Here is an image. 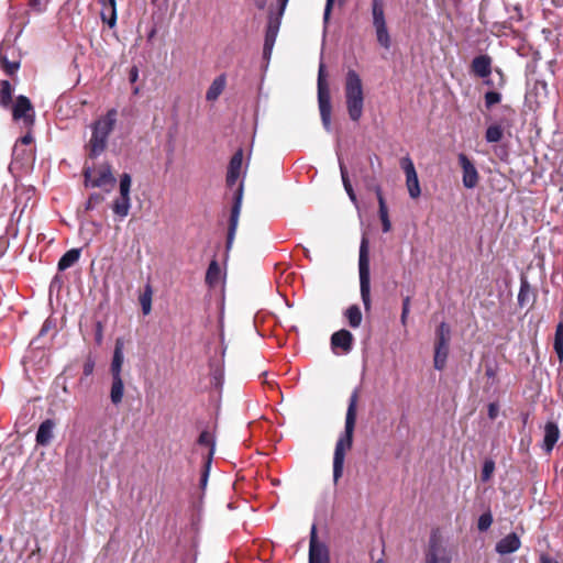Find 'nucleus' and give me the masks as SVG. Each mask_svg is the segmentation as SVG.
Returning <instances> with one entry per match:
<instances>
[{
  "instance_id": "nucleus-47",
  "label": "nucleus",
  "mask_w": 563,
  "mask_h": 563,
  "mask_svg": "<svg viewBox=\"0 0 563 563\" xmlns=\"http://www.w3.org/2000/svg\"><path fill=\"white\" fill-rule=\"evenodd\" d=\"M210 464H211V459H210V457H208V460H207V461H206V463H205V468H203V471H202V474H201V477H200V483H199V485H200V487H201L202 489H205V488H206L207 483H208V478H209V471H210Z\"/></svg>"
},
{
  "instance_id": "nucleus-25",
  "label": "nucleus",
  "mask_w": 563,
  "mask_h": 563,
  "mask_svg": "<svg viewBox=\"0 0 563 563\" xmlns=\"http://www.w3.org/2000/svg\"><path fill=\"white\" fill-rule=\"evenodd\" d=\"M448 354H449V345H446V344L442 345V344L435 343L434 357H433V363H434L435 369L442 371L445 367Z\"/></svg>"
},
{
  "instance_id": "nucleus-38",
  "label": "nucleus",
  "mask_w": 563,
  "mask_h": 563,
  "mask_svg": "<svg viewBox=\"0 0 563 563\" xmlns=\"http://www.w3.org/2000/svg\"><path fill=\"white\" fill-rule=\"evenodd\" d=\"M450 328L445 322H442L437 330V343L449 345Z\"/></svg>"
},
{
  "instance_id": "nucleus-12",
  "label": "nucleus",
  "mask_w": 563,
  "mask_h": 563,
  "mask_svg": "<svg viewBox=\"0 0 563 563\" xmlns=\"http://www.w3.org/2000/svg\"><path fill=\"white\" fill-rule=\"evenodd\" d=\"M472 71L475 76L485 79L486 85H493V82L487 79L492 74V58L488 55H479L476 56L471 64Z\"/></svg>"
},
{
  "instance_id": "nucleus-44",
  "label": "nucleus",
  "mask_w": 563,
  "mask_h": 563,
  "mask_svg": "<svg viewBox=\"0 0 563 563\" xmlns=\"http://www.w3.org/2000/svg\"><path fill=\"white\" fill-rule=\"evenodd\" d=\"M501 95L497 91H488L485 93V104L487 108L493 107L494 104L500 102Z\"/></svg>"
},
{
  "instance_id": "nucleus-60",
  "label": "nucleus",
  "mask_w": 563,
  "mask_h": 563,
  "mask_svg": "<svg viewBox=\"0 0 563 563\" xmlns=\"http://www.w3.org/2000/svg\"><path fill=\"white\" fill-rule=\"evenodd\" d=\"M48 331V324L47 322H45L41 329V332L40 334L43 335L44 333H46Z\"/></svg>"
},
{
  "instance_id": "nucleus-7",
  "label": "nucleus",
  "mask_w": 563,
  "mask_h": 563,
  "mask_svg": "<svg viewBox=\"0 0 563 563\" xmlns=\"http://www.w3.org/2000/svg\"><path fill=\"white\" fill-rule=\"evenodd\" d=\"M13 120L19 122L23 128L32 129L35 121V112L30 99L25 96H19L12 107Z\"/></svg>"
},
{
  "instance_id": "nucleus-46",
  "label": "nucleus",
  "mask_w": 563,
  "mask_h": 563,
  "mask_svg": "<svg viewBox=\"0 0 563 563\" xmlns=\"http://www.w3.org/2000/svg\"><path fill=\"white\" fill-rule=\"evenodd\" d=\"M529 292H530V289H529L528 283L522 282L519 294H518V302L520 306H523L526 303V300L529 297Z\"/></svg>"
},
{
  "instance_id": "nucleus-19",
  "label": "nucleus",
  "mask_w": 563,
  "mask_h": 563,
  "mask_svg": "<svg viewBox=\"0 0 563 563\" xmlns=\"http://www.w3.org/2000/svg\"><path fill=\"white\" fill-rule=\"evenodd\" d=\"M54 428H55V423L53 420H51V419L44 420L40 424L37 432H36L37 444L43 445V446L49 444L53 439Z\"/></svg>"
},
{
  "instance_id": "nucleus-58",
  "label": "nucleus",
  "mask_w": 563,
  "mask_h": 563,
  "mask_svg": "<svg viewBox=\"0 0 563 563\" xmlns=\"http://www.w3.org/2000/svg\"><path fill=\"white\" fill-rule=\"evenodd\" d=\"M254 4L260 9L263 10L266 7V0H254Z\"/></svg>"
},
{
  "instance_id": "nucleus-11",
  "label": "nucleus",
  "mask_w": 563,
  "mask_h": 563,
  "mask_svg": "<svg viewBox=\"0 0 563 563\" xmlns=\"http://www.w3.org/2000/svg\"><path fill=\"white\" fill-rule=\"evenodd\" d=\"M242 196H243V186H242V184H240L236 189L235 197H234V203L231 209L230 224H229L228 239H227L228 247H230L232 245L234 235L236 232L241 207H242Z\"/></svg>"
},
{
  "instance_id": "nucleus-56",
  "label": "nucleus",
  "mask_w": 563,
  "mask_h": 563,
  "mask_svg": "<svg viewBox=\"0 0 563 563\" xmlns=\"http://www.w3.org/2000/svg\"><path fill=\"white\" fill-rule=\"evenodd\" d=\"M377 202H378V210H386V209H388L384 196H379L377 198Z\"/></svg>"
},
{
  "instance_id": "nucleus-8",
  "label": "nucleus",
  "mask_w": 563,
  "mask_h": 563,
  "mask_svg": "<svg viewBox=\"0 0 563 563\" xmlns=\"http://www.w3.org/2000/svg\"><path fill=\"white\" fill-rule=\"evenodd\" d=\"M452 559L451 549L435 536L431 537L426 552V563H452Z\"/></svg>"
},
{
  "instance_id": "nucleus-13",
  "label": "nucleus",
  "mask_w": 563,
  "mask_h": 563,
  "mask_svg": "<svg viewBox=\"0 0 563 563\" xmlns=\"http://www.w3.org/2000/svg\"><path fill=\"white\" fill-rule=\"evenodd\" d=\"M459 161L463 169L464 187L468 189L474 188L478 183V173L474 164L464 154L459 155Z\"/></svg>"
},
{
  "instance_id": "nucleus-4",
  "label": "nucleus",
  "mask_w": 563,
  "mask_h": 563,
  "mask_svg": "<svg viewBox=\"0 0 563 563\" xmlns=\"http://www.w3.org/2000/svg\"><path fill=\"white\" fill-rule=\"evenodd\" d=\"M360 273V290L362 301L366 310L371 308V277H369V258H368V241L363 236L360 246L358 257Z\"/></svg>"
},
{
  "instance_id": "nucleus-2",
  "label": "nucleus",
  "mask_w": 563,
  "mask_h": 563,
  "mask_svg": "<svg viewBox=\"0 0 563 563\" xmlns=\"http://www.w3.org/2000/svg\"><path fill=\"white\" fill-rule=\"evenodd\" d=\"M117 123L118 110L111 108L90 124L91 135L86 144V150L90 158H97L106 151L108 139L114 131Z\"/></svg>"
},
{
  "instance_id": "nucleus-48",
  "label": "nucleus",
  "mask_w": 563,
  "mask_h": 563,
  "mask_svg": "<svg viewBox=\"0 0 563 563\" xmlns=\"http://www.w3.org/2000/svg\"><path fill=\"white\" fill-rule=\"evenodd\" d=\"M32 142H33V135H32V132L30 129L22 137L19 139L18 143L14 146V152H16L19 143L23 144V145H29Z\"/></svg>"
},
{
  "instance_id": "nucleus-15",
  "label": "nucleus",
  "mask_w": 563,
  "mask_h": 563,
  "mask_svg": "<svg viewBox=\"0 0 563 563\" xmlns=\"http://www.w3.org/2000/svg\"><path fill=\"white\" fill-rule=\"evenodd\" d=\"M124 341L121 338L115 340L113 356L110 365L111 376H122V365L124 363Z\"/></svg>"
},
{
  "instance_id": "nucleus-45",
  "label": "nucleus",
  "mask_w": 563,
  "mask_h": 563,
  "mask_svg": "<svg viewBox=\"0 0 563 563\" xmlns=\"http://www.w3.org/2000/svg\"><path fill=\"white\" fill-rule=\"evenodd\" d=\"M379 219L382 221L383 232L387 233L391 229V222L389 220L388 216V209L386 210H378Z\"/></svg>"
},
{
  "instance_id": "nucleus-51",
  "label": "nucleus",
  "mask_w": 563,
  "mask_h": 563,
  "mask_svg": "<svg viewBox=\"0 0 563 563\" xmlns=\"http://www.w3.org/2000/svg\"><path fill=\"white\" fill-rule=\"evenodd\" d=\"M102 200V197L99 194H92L90 195L88 201H87V209H93L97 203H99Z\"/></svg>"
},
{
  "instance_id": "nucleus-1",
  "label": "nucleus",
  "mask_w": 563,
  "mask_h": 563,
  "mask_svg": "<svg viewBox=\"0 0 563 563\" xmlns=\"http://www.w3.org/2000/svg\"><path fill=\"white\" fill-rule=\"evenodd\" d=\"M358 400L357 390H354L350 397L349 407L345 417L344 432L340 435L333 456V481L336 483L343 474L345 453L352 446L353 432L356 420V406Z\"/></svg>"
},
{
  "instance_id": "nucleus-18",
  "label": "nucleus",
  "mask_w": 563,
  "mask_h": 563,
  "mask_svg": "<svg viewBox=\"0 0 563 563\" xmlns=\"http://www.w3.org/2000/svg\"><path fill=\"white\" fill-rule=\"evenodd\" d=\"M101 4L100 15L104 23L113 27L117 23L115 0H98Z\"/></svg>"
},
{
  "instance_id": "nucleus-3",
  "label": "nucleus",
  "mask_w": 563,
  "mask_h": 563,
  "mask_svg": "<svg viewBox=\"0 0 563 563\" xmlns=\"http://www.w3.org/2000/svg\"><path fill=\"white\" fill-rule=\"evenodd\" d=\"M344 90L349 117L352 121H358L363 114L364 93L362 79L353 69L346 73Z\"/></svg>"
},
{
  "instance_id": "nucleus-42",
  "label": "nucleus",
  "mask_w": 563,
  "mask_h": 563,
  "mask_svg": "<svg viewBox=\"0 0 563 563\" xmlns=\"http://www.w3.org/2000/svg\"><path fill=\"white\" fill-rule=\"evenodd\" d=\"M0 62L8 75H13L19 69V63L9 62L4 56L0 55Z\"/></svg>"
},
{
  "instance_id": "nucleus-36",
  "label": "nucleus",
  "mask_w": 563,
  "mask_h": 563,
  "mask_svg": "<svg viewBox=\"0 0 563 563\" xmlns=\"http://www.w3.org/2000/svg\"><path fill=\"white\" fill-rule=\"evenodd\" d=\"M12 86L8 80L1 81V89H0V106L8 107L11 103L12 99Z\"/></svg>"
},
{
  "instance_id": "nucleus-34",
  "label": "nucleus",
  "mask_w": 563,
  "mask_h": 563,
  "mask_svg": "<svg viewBox=\"0 0 563 563\" xmlns=\"http://www.w3.org/2000/svg\"><path fill=\"white\" fill-rule=\"evenodd\" d=\"M152 295L153 290L151 285H146L144 292L140 296V303L143 314L147 316L152 310Z\"/></svg>"
},
{
  "instance_id": "nucleus-28",
  "label": "nucleus",
  "mask_w": 563,
  "mask_h": 563,
  "mask_svg": "<svg viewBox=\"0 0 563 563\" xmlns=\"http://www.w3.org/2000/svg\"><path fill=\"white\" fill-rule=\"evenodd\" d=\"M339 166H340V173H341V178H342L344 189H345L350 200L354 203V206L357 207V205H358L357 198H356V195H355L353 187L350 183L346 167L344 166V164L342 163V161L340 158H339Z\"/></svg>"
},
{
  "instance_id": "nucleus-61",
  "label": "nucleus",
  "mask_w": 563,
  "mask_h": 563,
  "mask_svg": "<svg viewBox=\"0 0 563 563\" xmlns=\"http://www.w3.org/2000/svg\"><path fill=\"white\" fill-rule=\"evenodd\" d=\"M31 3H32L33 5H37V4H38V0H31Z\"/></svg>"
},
{
  "instance_id": "nucleus-63",
  "label": "nucleus",
  "mask_w": 563,
  "mask_h": 563,
  "mask_svg": "<svg viewBox=\"0 0 563 563\" xmlns=\"http://www.w3.org/2000/svg\"><path fill=\"white\" fill-rule=\"evenodd\" d=\"M97 340H98V341H100V340H101V333H99V334L97 335Z\"/></svg>"
},
{
  "instance_id": "nucleus-32",
  "label": "nucleus",
  "mask_w": 563,
  "mask_h": 563,
  "mask_svg": "<svg viewBox=\"0 0 563 563\" xmlns=\"http://www.w3.org/2000/svg\"><path fill=\"white\" fill-rule=\"evenodd\" d=\"M374 29H375L376 38H377L378 44L382 47L389 49L391 46V40H390V35H389L387 25L376 26Z\"/></svg>"
},
{
  "instance_id": "nucleus-62",
  "label": "nucleus",
  "mask_w": 563,
  "mask_h": 563,
  "mask_svg": "<svg viewBox=\"0 0 563 563\" xmlns=\"http://www.w3.org/2000/svg\"><path fill=\"white\" fill-rule=\"evenodd\" d=\"M374 563H385L382 559L375 561Z\"/></svg>"
},
{
  "instance_id": "nucleus-55",
  "label": "nucleus",
  "mask_w": 563,
  "mask_h": 563,
  "mask_svg": "<svg viewBox=\"0 0 563 563\" xmlns=\"http://www.w3.org/2000/svg\"><path fill=\"white\" fill-rule=\"evenodd\" d=\"M540 562L541 563H559L558 560H555V559H553V558H551V556H549L547 554H542L540 556Z\"/></svg>"
},
{
  "instance_id": "nucleus-6",
  "label": "nucleus",
  "mask_w": 563,
  "mask_h": 563,
  "mask_svg": "<svg viewBox=\"0 0 563 563\" xmlns=\"http://www.w3.org/2000/svg\"><path fill=\"white\" fill-rule=\"evenodd\" d=\"M84 175L85 184L88 187H113L115 184V178L113 177L111 167L108 164H102L96 168H86Z\"/></svg>"
},
{
  "instance_id": "nucleus-10",
  "label": "nucleus",
  "mask_w": 563,
  "mask_h": 563,
  "mask_svg": "<svg viewBox=\"0 0 563 563\" xmlns=\"http://www.w3.org/2000/svg\"><path fill=\"white\" fill-rule=\"evenodd\" d=\"M309 563H330L329 550L324 543L318 541L314 526L310 533Z\"/></svg>"
},
{
  "instance_id": "nucleus-31",
  "label": "nucleus",
  "mask_w": 563,
  "mask_h": 563,
  "mask_svg": "<svg viewBox=\"0 0 563 563\" xmlns=\"http://www.w3.org/2000/svg\"><path fill=\"white\" fill-rule=\"evenodd\" d=\"M503 136L504 129L497 123L489 125L485 133V140L488 143H497L503 139Z\"/></svg>"
},
{
  "instance_id": "nucleus-21",
  "label": "nucleus",
  "mask_w": 563,
  "mask_h": 563,
  "mask_svg": "<svg viewBox=\"0 0 563 563\" xmlns=\"http://www.w3.org/2000/svg\"><path fill=\"white\" fill-rule=\"evenodd\" d=\"M225 77L223 75L218 76L213 79L210 87L207 90L206 99L208 101H216L225 88Z\"/></svg>"
},
{
  "instance_id": "nucleus-53",
  "label": "nucleus",
  "mask_w": 563,
  "mask_h": 563,
  "mask_svg": "<svg viewBox=\"0 0 563 563\" xmlns=\"http://www.w3.org/2000/svg\"><path fill=\"white\" fill-rule=\"evenodd\" d=\"M498 412H499L498 405L495 404V402L489 404V406H488V417L490 419H495L498 416Z\"/></svg>"
},
{
  "instance_id": "nucleus-27",
  "label": "nucleus",
  "mask_w": 563,
  "mask_h": 563,
  "mask_svg": "<svg viewBox=\"0 0 563 563\" xmlns=\"http://www.w3.org/2000/svg\"><path fill=\"white\" fill-rule=\"evenodd\" d=\"M80 257V250L71 249L67 251L58 262V269L65 271L71 267Z\"/></svg>"
},
{
  "instance_id": "nucleus-16",
  "label": "nucleus",
  "mask_w": 563,
  "mask_h": 563,
  "mask_svg": "<svg viewBox=\"0 0 563 563\" xmlns=\"http://www.w3.org/2000/svg\"><path fill=\"white\" fill-rule=\"evenodd\" d=\"M242 162H243V152L242 150L238 151L231 158L229 168H228V175H227V184L228 186L232 187L236 185L242 169Z\"/></svg>"
},
{
  "instance_id": "nucleus-57",
  "label": "nucleus",
  "mask_w": 563,
  "mask_h": 563,
  "mask_svg": "<svg viewBox=\"0 0 563 563\" xmlns=\"http://www.w3.org/2000/svg\"><path fill=\"white\" fill-rule=\"evenodd\" d=\"M495 73H496V75H498V77H499V81H498V84H497V85H498L499 87H501V86L504 85V82H505V80H504V74H503V71H501L500 69H498V68H497V69H495Z\"/></svg>"
},
{
  "instance_id": "nucleus-29",
  "label": "nucleus",
  "mask_w": 563,
  "mask_h": 563,
  "mask_svg": "<svg viewBox=\"0 0 563 563\" xmlns=\"http://www.w3.org/2000/svg\"><path fill=\"white\" fill-rule=\"evenodd\" d=\"M221 278V269L216 261H212L207 269L206 282L209 286H216Z\"/></svg>"
},
{
  "instance_id": "nucleus-9",
  "label": "nucleus",
  "mask_w": 563,
  "mask_h": 563,
  "mask_svg": "<svg viewBox=\"0 0 563 563\" xmlns=\"http://www.w3.org/2000/svg\"><path fill=\"white\" fill-rule=\"evenodd\" d=\"M400 166L406 175L408 194L410 198L417 199L421 195V189L412 159L409 156L402 157L400 159Z\"/></svg>"
},
{
  "instance_id": "nucleus-33",
  "label": "nucleus",
  "mask_w": 563,
  "mask_h": 563,
  "mask_svg": "<svg viewBox=\"0 0 563 563\" xmlns=\"http://www.w3.org/2000/svg\"><path fill=\"white\" fill-rule=\"evenodd\" d=\"M330 97L328 84L325 81V69L321 63L318 73V98Z\"/></svg>"
},
{
  "instance_id": "nucleus-26",
  "label": "nucleus",
  "mask_w": 563,
  "mask_h": 563,
  "mask_svg": "<svg viewBox=\"0 0 563 563\" xmlns=\"http://www.w3.org/2000/svg\"><path fill=\"white\" fill-rule=\"evenodd\" d=\"M130 209H131V198L130 197L120 196L118 199H115L113 201L112 210L121 219L125 218L129 214Z\"/></svg>"
},
{
  "instance_id": "nucleus-17",
  "label": "nucleus",
  "mask_w": 563,
  "mask_h": 563,
  "mask_svg": "<svg viewBox=\"0 0 563 563\" xmlns=\"http://www.w3.org/2000/svg\"><path fill=\"white\" fill-rule=\"evenodd\" d=\"M353 335L347 330H340L334 332L331 336V345L333 349H341L344 353H347L352 349Z\"/></svg>"
},
{
  "instance_id": "nucleus-64",
  "label": "nucleus",
  "mask_w": 563,
  "mask_h": 563,
  "mask_svg": "<svg viewBox=\"0 0 563 563\" xmlns=\"http://www.w3.org/2000/svg\"><path fill=\"white\" fill-rule=\"evenodd\" d=\"M155 34V31H152L150 34V37H152Z\"/></svg>"
},
{
  "instance_id": "nucleus-40",
  "label": "nucleus",
  "mask_w": 563,
  "mask_h": 563,
  "mask_svg": "<svg viewBox=\"0 0 563 563\" xmlns=\"http://www.w3.org/2000/svg\"><path fill=\"white\" fill-rule=\"evenodd\" d=\"M492 523H493V516H492V514L489 511L488 512H484L478 518L477 528H478L479 531H486V530L489 529Z\"/></svg>"
},
{
  "instance_id": "nucleus-50",
  "label": "nucleus",
  "mask_w": 563,
  "mask_h": 563,
  "mask_svg": "<svg viewBox=\"0 0 563 563\" xmlns=\"http://www.w3.org/2000/svg\"><path fill=\"white\" fill-rule=\"evenodd\" d=\"M93 369H95V361L91 357H89L85 362L84 367H82L84 375L90 376L93 373Z\"/></svg>"
},
{
  "instance_id": "nucleus-14",
  "label": "nucleus",
  "mask_w": 563,
  "mask_h": 563,
  "mask_svg": "<svg viewBox=\"0 0 563 563\" xmlns=\"http://www.w3.org/2000/svg\"><path fill=\"white\" fill-rule=\"evenodd\" d=\"M520 545L521 541L519 536L511 532L496 543L495 551L500 555H507L519 550Z\"/></svg>"
},
{
  "instance_id": "nucleus-49",
  "label": "nucleus",
  "mask_w": 563,
  "mask_h": 563,
  "mask_svg": "<svg viewBox=\"0 0 563 563\" xmlns=\"http://www.w3.org/2000/svg\"><path fill=\"white\" fill-rule=\"evenodd\" d=\"M410 311V299L409 297L405 298L402 302V311H401V323L405 324L408 313Z\"/></svg>"
},
{
  "instance_id": "nucleus-37",
  "label": "nucleus",
  "mask_w": 563,
  "mask_h": 563,
  "mask_svg": "<svg viewBox=\"0 0 563 563\" xmlns=\"http://www.w3.org/2000/svg\"><path fill=\"white\" fill-rule=\"evenodd\" d=\"M554 351L558 354L560 361L563 360V324L559 323L555 331L554 338Z\"/></svg>"
},
{
  "instance_id": "nucleus-59",
  "label": "nucleus",
  "mask_w": 563,
  "mask_h": 563,
  "mask_svg": "<svg viewBox=\"0 0 563 563\" xmlns=\"http://www.w3.org/2000/svg\"><path fill=\"white\" fill-rule=\"evenodd\" d=\"M372 188H373V190L375 191V194H376V197H377V198H378L379 196H383L382 188H380V186H379V185H375V186H373Z\"/></svg>"
},
{
  "instance_id": "nucleus-24",
  "label": "nucleus",
  "mask_w": 563,
  "mask_h": 563,
  "mask_svg": "<svg viewBox=\"0 0 563 563\" xmlns=\"http://www.w3.org/2000/svg\"><path fill=\"white\" fill-rule=\"evenodd\" d=\"M384 0H372L373 26L387 25L385 19Z\"/></svg>"
},
{
  "instance_id": "nucleus-20",
  "label": "nucleus",
  "mask_w": 563,
  "mask_h": 563,
  "mask_svg": "<svg viewBox=\"0 0 563 563\" xmlns=\"http://www.w3.org/2000/svg\"><path fill=\"white\" fill-rule=\"evenodd\" d=\"M560 437V431L558 426L554 422H548L544 427V439H543V449L547 453H550L555 443L558 442Z\"/></svg>"
},
{
  "instance_id": "nucleus-39",
  "label": "nucleus",
  "mask_w": 563,
  "mask_h": 563,
  "mask_svg": "<svg viewBox=\"0 0 563 563\" xmlns=\"http://www.w3.org/2000/svg\"><path fill=\"white\" fill-rule=\"evenodd\" d=\"M132 179L129 174H123L120 178V196L130 197Z\"/></svg>"
},
{
  "instance_id": "nucleus-52",
  "label": "nucleus",
  "mask_w": 563,
  "mask_h": 563,
  "mask_svg": "<svg viewBox=\"0 0 563 563\" xmlns=\"http://www.w3.org/2000/svg\"><path fill=\"white\" fill-rule=\"evenodd\" d=\"M333 2H334V0H327L325 8H324V13H323V21H324L325 24L328 23V21L330 19V14H331V10H332V7H333Z\"/></svg>"
},
{
  "instance_id": "nucleus-54",
  "label": "nucleus",
  "mask_w": 563,
  "mask_h": 563,
  "mask_svg": "<svg viewBox=\"0 0 563 563\" xmlns=\"http://www.w3.org/2000/svg\"><path fill=\"white\" fill-rule=\"evenodd\" d=\"M129 78H130V81L133 84L135 82L137 79H139V69L136 66H133L131 69H130V73H129Z\"/></svg>"
},
{
  "instance_id": "nucleus-30",
  "label": "nucleus",
  "mask_w": 563,
  "mask_h": 563,
  "mask_svg": "<svg viewBox=\"0 0 563 563\" xmlns=\"http://www.w3.org/2000/svg\"><path fill=\"white\" fill-rule=\"evenodd\" d=\"M536 95L539 100H536L538 104H540L548 93V85L544 81H536L533 87L527 92V98L530 100L532 95Z\"/></svg>"
},
{
  "instance_id": "nucleus-43",
  "label": "nucleus",
  "mask_w": 563,
  "mask_h": 563,
  "mask_svg": "<svg viewBox=\"0 0 563 563\" xmlns=\"http://www.w3.org/2000/svg\"><path fill=\"white\" fill-rule=\"evenodd\" d=\"M198 443L210 446L209 457L211 459V455L213 454V443L211 434L207 431L201 432L198 438Z\"/></svg>"
},
{
  "instance_id": "nucleus-41",
  "label": "nucleus",
  "mask_w": 563,
  "mask_h": 563,
  "mask_svg": "<svg viewBox=\"0 0 563 563\" xmlns=\"http://www.w3.org/2000/svg\"><path fill=\"white\" fill-rule=\"evenodd\" d=\"M495 471V463L492 460H487L484 462L483 470H482V481L488 482Z\"/></svg>"
},
{
  "instance_id": "nucleus-5",
  "label": "nucleus",
  "mask_w": 563,
  "mask_h": 563,
  "mask_svg": "<svg viewBox=\"0 0 563 563\" xmlns=\"http://www.w3.org/2000/svg\"><path fill=\"white\" fill-rule=\"evenodd\" d=\"M277 2L279 5L278 12L276 14L271 12L268 15V22H267V29H266L264 48H263V53H264L265 57H268L272 54L277 34L279 31L282 16L285 12L288 0H277Z\"/></svg>"
},
{
  "instance_id": "nucleus-23",
  "label": "nucleus",
  "mask_w": 563,
  "mask_h": 563,
  "mask_svg": "<svg viewBox=\"0 0 563 563\" xmlns=\"http://www.w3.org/2000/svg\"><path fill=\"white\" fill-rule=\"evenodd\" d=\"M124 395V384L122 376H112V384L110 390V399L113 405H119Z\"/></svg>"
},
{
  "instance_id": "nucleus-35",
  "label": "nucleus",
  "mask_w": 563,
  "mask_h": 563,
  "mask_svg": "<svg viewBox=\"0 0 563 563\" xmlns=\"http://www.w3.org/2000/svg\"><path fill=\"white\" fill-rule=\"evenodd\" d=\"M345 317L349 320V324L352 328H358L362 322V312L360 308L355 305L347 308L345 311Z\"/></svg>"
},
{
  "instance_id": "nucleus-22",
  "label": "nucleus",
  "mask_w": 563,
  "mask_h": 563,
  "mask_svg": "<svg viewBox=\"0 0 563 563\" xmlns=\"http://www.w3.org/2000/svg\"><path fill=\"white\" fill-rule=\"evenodd\" d=\"M321 121L327 131L331 130V99L330 97L318 98Z\"/></svg>"
}]
</instances>
